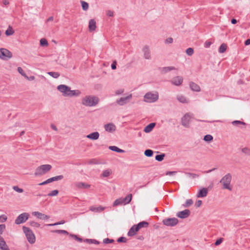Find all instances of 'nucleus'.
I'll list each match as a JSON object with an SVG mask.
<instances>
[{
	"label": "nucleus",
	"mask_w": 250,
	"mask_h": 250,
	"mask_svg": "<svg viewBox=\"0 0 250 250\" xmlns=\"http://www.w3.org/2000/svg\"><path fill=\"white\" fill-rule=\"evenodd\" d=\"M59 194V190L57 189H55L52 190L51 192L48 194V196H57Z\"/></svg>",
	"instance_id": "obj_44"
},
{
	"label": "nucleus",
	"mask_w": 250,
	"mask_h": 250,
	"mask_svg": "<svg viewBox=\"0 0 250 250\" xmlns=\"http://www.w3.org/2000/svg\"><path fill=\"white\" fill-rule=\"evenodd\" d=\"M110 174L111 172L110 171L108 170H105L103 172L102 175L104 177H107L110 175Z\"/></svg>",
	"instance_id": "obj_49"
},
{
	"label": "nucleus",
	"mask_w": 250,
	"mask_h": 250,
	"mask_svg": "<svg viewBox=\"0 0 250 250\" xmlns=\"http://www.w3.org/2000/svg\"><path fill=\"white\" fill-rule=\"evenodd\" d=\"M137 226V228L140 230L142 228H147L149 225V223L145 221H143L139 222L138 224L136 225Z\"/></svg>",
	"instance_id": "obj_26"
},
{
	"label": "nucleus",
	"mask_w": 250,
	"mask_h": 250,
	"mask_svg": "<svg viewBox=\"0 0 250 250\" xmlns=\"http://www.w3.org/2000/svg\"><path fill=\"white\" fill-rule=\"evenodd\" d=\"M175 69H176V68L174 66L164 67L162 68L161 72L162 73H166L168 71Z\"/></svg>",
	"instance_id": "obj_29"
},
{
	"label": "nucleus",
	"mask_w": 250,
	"mask_h": 250,
	"mask_svg": "<svg viewBox=\"0 0 250 250\" xmlns=\"http://www.w3.org/2000/svg\"><path fill=\"white\" fill-rule=\"evenodd\" d=\"M63 178V176L62 175L56 176L49 178V179H47L46 180H45V181H44L42 183H39L38 185L39 186L45 185H46L47 184L50 183L54 182V181L61 180Z\"/></svg>",
	"instance_id": "obj_11"
},
{
	"label": "nucleus",
	"mask_w": 250,
	"mask_h": 250,
	"mask_svg": "<svg viewBox=\"0 0 250 250\" xmlns=\"http://www.w3.org/2000/svg\"><path fill=\"white\" fill-rule=\"evenodd\" d=\"M48 74L54 78H58L60 76V73L57 72H49Z\"/></svg>",
	"instance_id": "obj_42"
},
{
	"label": "nucleus",
	"mask_w": 250,
	"mask_h": 250,
	"mask_svg": "<svg viewBox=\"0 0 250 250\" xmlns=\"http://www.w3.org/2000/svg\"><path fill=\"white\" fill-rule=\"evenodd\" d=\"M166 156V154L165 153H161L160 154H158L155 156V160L158 162H161L162 161L165 157Z\"/></svg>",
	"instance_id": "obj_33"
},
{
	"label": "nucleus",
	"mask_w": 250,
	"mask_h": 250,
	"mask_svg": "<svg viewBox=\"0 0 250 250\" xmlns=\"http://www.w3.org/2000/svg\"><path fill=\"white\" fill-rule=\"evenodd\" d=\"M202 204V201L201 200H198L196 202L195 206L196 208L200 207Z\"/></svg>",
	"instance_id": "obj_59"
},
{
	"label": "nucleus",
	"mask_w": 250,
	"mask_h": 250,
	"mask_svg": "<svg viewBox=\"0 0 250 250\" xmlns=\"http://www.w3.org/2000/svg\"><path fill=\"white\" fill-rule=\"evenodd\" d=\"M227 48V46L226 44L223 43L220 46L219 49H218V51L220 53H223L226 51Z\"/></svg>",
	"instance_id": "obj_31"
},
{
	"label": "nucleus",
	"mask_w": 250,
	"mask_h": 250,
	"mask_svg": "<svg viewBox=\"0 0 250 250\" xmlns=\"http://www.w3.org/2000/svg\"><path fill=\"white\" fill-rule=\"evenodd\" d=\"M57 89L62 93L63 96L69 97H78L81 92L79 90H71L70 87L66 85L60 84L57 86Z\"/></svg>",
	"instance_id": "obj_1"
},
{
	"label": "nucleus",
	"mask_w": 250,
	"mask_h": 250,
	"mask_svg": "<svg viewBox=\"0 0 250 250\" xmlns=\"http://www.w3.org/2000/svg\"><path fill=\"white\" fill-rule=\"evenodd\" d=\"M74 185L76 187L80 189H87L90 187V185L83 182H76Z\"/></svg>",
	"instance_id": "obj_19"
},
{
	"label": "nucleus",
	"mask_w": 250,
	"mask_h": 250,
	"mask_svg": "<svg viewBox=\"0 0 250 250\" xmlns=\"http://www.w3.org/2000/svg\"><path fill=\"white\" fill-rule=\"evenodd\" d=\"M88 28L90 31H94L96 28V22L94 19H91L89 21Z\"/></svg>",
	"instance_id": "obj_22"
},
{
	"label": "nucleus",
	"mask_w": 250,
	"mask_h": 250,
	"mask_svg": "<svg viewBox=\"0 0 250 250\" xmlns=\"http://www.w3.org/2000/svg\"><path fill=\"white\" fill-rule=\"evenodd\" d=\"M32 214L36 216L38 218L42 220H47L50 218V216L46 214H43L39 211H34L32 212Z\"/></svg>",
	"instance_id": "obj_16"
},
{
	"label": "nucleus",
	"mask_w": 250,
	"mask_h": 250,
	"mask_svg": "<svg viewBox=\"0 0 250 250\" xmlns=\"http://www.w3.org/2000/svg\"><path fill=\"white\" fill-rule=\"evenodd\" d=\"M189 86L191 89L194 91L199 92L201 90L200 86L197 84L192 82L189 83Z\"/></svg>",
	"instance_id": "obj_24"
},
{
	"label": "nucleus",
	"mask_w": 250,
	"mask_h": 250,
	"mask_svg": "<svg viewBox=\"0 0 250 250\" xmlns=\"http://www.w3.org/2000/svg\"><path fill=\"white\" fill-rule=\"evenodd\" d=\"M213 139V138L212 135L210 134H207L204 136V140L207 142H210L212 141Z\"/></svg>",
	"instance_id": "obj_37"
},
{
	"label": "nucleus",
	"mask_w": 250,
	"mask_h": 250,
	"mask_svg": "<svg viewBox=\"0 0 250 250\" xmlns=\"http://www.w3.org/2000/svg\"><path fill=\"white\" fill-rule=\"evenodd\" d=\"M139 230V229L137 228V226L136 225H134L129 229L127 233V235L128 236H133L135 235Z\"/></svg>",
	"instance_id": "obj_18"
},
{
	"label": "nucleus",
	"mask_w": 250,
	"mask_h": 250,
	"mask_svg": "<svg viewBox=\"0 0 250 250\" xmlns=\"http://www.w3.org/2000/svg\"><path fill=\"white\" fill-rule=\"evenodd\" d=\"M5 243L6 242L4 241L3 238L0 235V249H2V246H4Z\"/></svg>",
	"instance_id": "obj_53"
},
{
	"label": "nucleus",
	"mask_w": 250,
	"mask_h": 250,
	"mask_svg": "<svg viewBox=\"0 0 250 250\" xmlns=\"http://www.w3.org/2000/svg\"><path fill=\"white\" fill-rule=\"evenodd\" d=\"M231 179L232 176L230 173H228L222 177L220 181V183L223 185V189H227L229 191L232 190V188L230 186Z\"/></svg>",
	"instance_id": "obj_3"
},
{
	"label": "nucleus",
	"mask_w": 250,
	"mask_h": 250,
	"mask_svg": "<svg viewBox=\"0 0 250 250\" xmlns=\"http://www.w3.org/2000/svg\"><path fill=\"white\" fill-rule=\"evenodd\" d=\"M51 168L52 166L50 165L46 164L41 165L36 169L34 175L36 176H41L50 171Z\"/></svg>",
	"instance_id": "obj_4"
},
{
	"label": "nucleus",
	"mask_w": 250,
	"mask_h": 250,
	"mask_svg": "<svg viewBox=\"0 0 250 250\" xmlns=\"http://www.w3.org/2000/svg\"><path fill=\"white\" fill-rule=\"evenodd\" d=\"M81 3L83 10L86 11L88 9L89 4L87 2L81 0Z\"/></svg>",
	"instance_id": "obj_34"
},
{
	"label": "nucleus",
	"mask_w": 250,
	"mask_h": 250,
	"mask_svg": "<svg viewBox=\"0 0 250 250\" xmlns=\"http://www.w3.org/2000/svg\"><path fill=\"white\" fill-rule=\"evenodd\" d=\"M158 98L159 95L157 92L155 94L148 92L144 96V101L147 103H153L156 102Z\"/></svg>",
	"instance_id": "obj_6"
},
{
	"label": "nucleus",
	"mask_w": 250,
	"mask_h": 250,
	"mask_svg": "<svg viewBox=\"0 0 250 250\" xmlns=\"http://www.w3.org/2000/svg\"><path fill=\"white\" fill-rule=\"evenodd\" d=\"M232 124L234 125H245L246 123L241 121L235 120L232 122Z\"/></svg>",
	"instance_id": "obj_48"
},
{
	"label": "nucleus",
	"mask_w": 250,
	"mask_h": 250,
	"mask_svg": "<svg viewBox=\"0 0 250 250\" xmlns=\"http://www.w3.org/2000/svg\"><path fill=\"white\" fill-rule=\"evenodd\" d=\"M69 236L71 238H74L76 240L78 241L79 242H82L83 241V240L82 238L79 237L78 235L73 234H70Z\"/></svg>",
	"instance_id": "obj_41"
},
{
	"label": "nucleus",
	"mask_w": 250,
	"mask_h": 250,
	"mask_svg": "<svg viewBox=\"0 0 250 250\" xmlns=\"http://www.w3.org/2000/svg\"><path fill=\"white\" fill-rule=\"evenodd\" d=\"M114 242V240L112 239H109L108 238H106L104 239L103 243L105 244L113 243Z\"/></svg>",
	"instance_id": "obj_46"
},
{
	"label": "nucleus",
	"mask_w": 250,
	"mask_h": 250,
	"mask_svg": "<svg viewBox=\"0 0 250 250\" xmlns=\"http://www.w3.org/2000/svg\"><path fill=\"white\" fill-rule=\"evenodd\" d=\"M186 54L188 56H191L194 53V50L191 47H189L186 50Z\"/></svg>",
	"instance_id": "obj_43"
},
{
	"label": "nucleus",
	"mask_w": 250,
	"mask_h": 250,
	"mask_svg": "<svg viewBox=\"0 0 250 250\" xmlns=\"http://www.w3.org/2000/svg\"><path fill=\"white\" fill-rule=\"evenodd\" d=\"M186 174L189 177H191L193 179L197 178L199 176L198 174L190 172H186Z\"/></svg>",
	"instance_id": "obj_47"
},
{
	"label": "nucleus",
	"mask_w": 250,
	"mask_h": 250,
	"mask_svg": "<svg viewBox=\"0 0 250 250\" xmlns=\"http://www.w3.org/2000/svg\"><path fill=\"white\" fill-rule=\"evenodd\" d=\"M18 71L20 74H21L22 76L24 77L25 78H27V76L26 75V74L24 73L23 70L21 67H18Z\"/></svg>",
	"instance_id": "obj_45"
},
{
	"label": "nucleus",
	"mask_w": 250,
	"mask_h": 250,
	"mask_svg": "<svg viewBox=\"0 0 250 250\" xmlns=\"http://www.w3.org/2000/svg\"><path fill=\"white\" fill-rule=\"evenodd\" d=\"M192 204H193V200L191 199H187L186 200L185 204H184L183 205V206L185 208H187V207L190 206Z\"/></svg>",
	"instance_id": "obj_36"
},
{
	"label": "nucleus",
	"mask_w": 250,
	"mask_h": 250,
	"mask_svg": "<svg viewBox=\"0 0 250 250\" xmlns=\"http://www.w3.org/2000/svg\"><path fill=\"white\" fill-rule=\"evenodd\" d=\"M176 172H177L175 171H168L167 172L166 175H172L173 174H175Z\"/></svg>",
	"instance_id": "obj_63"
},
{
	"label": "nucleus",
	"mask_w": 250,
	"mask_h": 250,
	"mask_svg": "<svg viewBox=\"0 0 250 250\" xmlns=\"http://www.w3.org/2000/svg\"><path fill=\"white\" fill-rule=\"evenodd\" d=\"M29 214L27 212H23L20 214L16 219L15 223L19 225L25 222L28 219Z\"/></svg>",
	"instance_id": "obj_7"
},
{
	"label": "nucleus",
	"mask_w": 250,
	"mask_h": 250,
	"mask_svg": "<svg viewBox=\"0 0 250 250\" xmlns=\"http://www.w3.org/2000/svg\"><path fill=\"white\" fill-rule=\"evenodd\" d=\"M164 225L168 227H174L178 223V220L176 218H168L165 219L162 221Z\"/></svg>",
	"instance_id": "obj_8"
},
{
	"label": "nucleus",
	"mask_w": 250,
	"mask_h": 250,
	"mask_svg": "<svg viewBox=\"0 0 250 250\" xmlns=\"http://www.w3.org/2000/svg\"><path fill=\"white\" fill-rule=\"evenodd\" d=\"M7 217L5 215H1L0 216V220L2 219L1 222H4L7 220Z\"/></svg>",
	"instance_id": "obj_58"
},
{
	"label": "nucleus",
	"mask_w": 250,
	"mask_h": 250,
	"mask_svg": "<svg viewBox=\"0 0 250 250\" xmlns=\"http://www.w3.org/2000/svg\"><path fill=\"white\" fill-rule=\"evenodd\" d=\"M105 209V207H103L102 206H99L98 207H95L94 206H91L90 207V210L92 211L98 212H101L104 210Z\"/></svg>",
	"instance_id": "obj_25"
},
{
	"label": "nucleus",
	"mask_w": 250,
	"mask_h": 250,
	"mask_svg": "<svg viewBox=\"0 0 250 250\" xmlns=\"http://www.w3.org/2000/svg\"><path fill=\"white\" fill-rule=\"evenodd\" d=\"M29 225L32 226L35 228H39L40 227V224L37 222H35L34 221H31L29 222Z\"/></svg>",
	"instance_id": "obj_50"
},
{
	"label": "nucleus",
	"mask_w": 250,
	"mask_h": 250,
	"mask_svg": "<svg viewBox=\"0 0 250 250\" xmlns=\"http://www.w3.org/2000/svg\"><path fill=\"white\" fill-rule=\"evenodd\" d=\"M144 154L146 157H151L153 155V151L150 149H147L145 151Z\"/></svg>",
	"instance_id": "obj_35"
},
{
	"label": "nucleus",
	"mask_w": 250,
	"mask_h": 250,
	"mask_svg": "<svg viewBox=\"0 0 250 250\" xmlns=\"http://www.w3.org/2000/svg\"><path fill=\"white\" fill-rule=\"evenodd\" d=\"M22 229L28 241L31 244H34L35 242L36 238L32 230L25 226H23Z\"/></svg>",
	"instance_id": "obj_5"
},
{
	"label": "nucleus",
	"mask_w": 250,
	"mask_h": 250,
	"mask_svg": "<svg viewBox=\"0 0 250 250\" xmlns=\"http://www.w3.org/2000/svg\"><path fill=\"white\" fill-rule=\"evenodd\" d=\"M105 131L109 132H113L116 130V127L115 125L112 123L105 124L104 125Z\"/></svg>",
	"instance_id": "obj_15"
},
{
	"label": "nucleus",
	"mask_w": 250,
	"mask_h": 250,
	"mask_svg": "<svg viewBox=\"0 0 250 250\" xmlns=\"http://www.w3.org/2000/svg\"><path fill=\"white\" fill-rule=\"evenodd\" d=\"M132 94H129L126 97L120 98L119 99L117 100L116 103L120 105H123L126 104L128 101L132 98Z\"/></svg>",
	"instance_id": "obj_13"
},
{
	"label": "nucleus",
	"mask_w": 250,
	"mask_h": 250,
	"mask_svg": "<svg viewBox=\"0 0 250 250\" xmlns=\"http://www.w3.org/2000/svg\"><path fill=\"white\" fill-rule=\"evenodd\" d=\"M191 119V116L189 113H187L181 119L182 125L185 127H189V123Z\"/></svg>",
	"instance_id": "obj_9"
},
{
	"label": "nucleus",
	"mask_w": 250,
	"mask_h": 250,
	"mask_svg": "<svg viewBox=\"0 0 250 250\" xmlns=\"http://www.w3.org/2000/svg\"><path fill=\"white\" fill-rule=\"evenodd\" d=\"M99 98L95 96H86L82 100V104L86 106H94L99 103Z\"/></svg>",
	"instance_id": "obj_2"
},
{
	"label": "nucleus",
	"mask_w": 250,
	"mask_h": 250,
	"mask_svg": "<svg viewBox=\"0 0 250 250\" xmlns=\"http://www.w3.org/2000/svg\"><path fill=\"white\" fill-rule=\"evenodd\" d=\"M124 203L122 200V198H119L116 199L113 203V206H117L118 205H121L123 204Z\"/></svg>",
	"instance_id": "obj_40"
},
{
	"label": "nucleus",
	"mask_w": 250,
	"mask_h": 250,
	"mask_svg": "<svg viewBox=\"0 0 250 250\" xmlns=\"http://www.w3.org/2000/svg\"><path fill=\"white\" fill-rule=\"evenodd\" d=\"M223 238H219L217 239L214 243L215 245V246L219 245L223 242Z\"/></svg>",
	"instance_id": "obj_55"
},
{
	"label": "nucleus",
	"mask_w": 250,
	"mask_h": 250,
	"mask_svg": "<svg viewBox=\"0 0 250 250\" xmlns=\"http://www.w3.org/2000/svg\"><path fill=\"white\" fill-rule=\"evenodd\" d=\"M132 194H131V193L128 194L125 197L122 199L124 204L126 205V204H129L131 202V201L132 200Z\"/></svg>",
	"instance_id": "obj_27"
},
{
	"label": "nucleus",
	"mask_w": 250,
	"mask_h": 250,
	"mask_svg": "<svg viewBox=\"0 0 250 250\" xmlns=\"http://www.w3.org/2000/svg\"><path fill=\"white\" fill-rule=\"evenodd\" d=\"M183 81V77L181 76H176L172 79L171 80V83L177 86L180 85Z\"/></svg>",
	"instance_id": "obj_17"
},
{
	"label": "nucleus",
	"mask_w": 250,
	"mask_h": 250,
	"mask_svg": "<svg viewBox=\"0 0 250 250\" xmlns=\"http://www.w3.org/2000/svg\"><path fill=\"white\" fill-rule=\"evenodd\" d=\"M100 134L98 132H94L86 136V137L91 140H96L99 138Z\"/></svg>",
	"instance_id": "obj_21"
},
{
	"label": "nucleus",
	"mask_w": 250,
	"mask_h": 250,
	"mask_svg": "<svg viewBox=\"0 0 250 250\" xmlns=\"http://www.w3.org/2000/svg\"><path fill=\"white\" fill-rule=\"evenodd\" d=\"M40 45L41 46H47L48 45L47 40L45 38H42L40 41Z\"/></svg>",
	"instance_id": "obj_39"
},
{
	"label": "nucleus",
	"mask_w": 250,
	"mask_h": 250,
	"mask_svg": "<svg viewBox=\"0 0 250 250\" xmlns=\"http://www.w3.org/2000/svg\"><path fill=\"white\" fill-rule=\"evenodd\" d=\"M13 189L19 192V193H22L23 192V189L21 188H20L18 186H14L13 188Z\"/></svg>",
	"instance_id": "obj_54"
},
{
	"label": "nucleus",
	"mask_w": 250,
	"mask_h": 250,
	"mask_svg": "<svg viewBox=\"0 0 250 250\" xmlns=\"http://www.w3.org/2000/svg\"><path fill=\"white\" fill-rule=\"evenodd\" d=\"M242 152L248 155H250V149L247 147H244L242 148Z\"/></svg>",
	"instance_id": "obj_52"
},
{
	"label": "nucleus",
	"mask_w": 250,
	"mask_h": 250,
	"mask_svg": "<svg viewBox=\"0 0 250 250\" xmlns=\"http://www.w3.org/2000/svg\"><path fill=\"white\" fill-rule=\"evenodd\" d=\"M2 249H0L1 250H10L9 247L7 245L6 243L4 245V246H2Z\"/></svg>",
	"instance_id": "obj_64"
},
{
	"label": "nucleus",
	"mask_w": 250,
	"mask_h": 250,
	"mask_svg": "<svg viewBox=\"0 0 250 250\" xmlns=\"http://www.w3.org/2000/svg\"><path fill=\"white\" fill-rule=\"evenodd\" d=\"M109 149L112 151L118 152V153H124L125 151L123 149H120L116 146H109Z\"/></svg>",
	"instance_id": "obj_28"
},
{
	"label": "nucleus",
	"mask_w": 250,
	"mask_h": 250,
	"mask_svg": "<svg viewBox=\"0 0 250 250\" xmlns=\"http://www.w3.org/2000/svg\"><path fill=\"white\" fill-rule=\"evenodd\" d=\"M5 224H1L0 225V235L2 234L3 230L5 229Z\"/></svg>",
	"instance_id": "obj_56"
},
{
	"label": "nucleus",
	"mask_w": 250,
	"mask_h": 250,
	"mask_svg": "<svg viewBox=\"0 0 250 250\" xmlns=\"http://www.w3.org/2000/svg\"><path fill=\"white\" fill-rule=\"evenodd\" d=\"M173 42V39L171 37L167 38L166 40V42L167 43H171Z\"/></svg>",
	"instance_id": "obj_61"
},
{
	"label": "nucleus",
	"mask_w": 250,
	"mask_h": 250,
	"mask_svg": "<svg viewBox=\"0 0 250 250\" xmlns=\"http://www.w3.org/2000/svg\"><path fill=\"white\" fill-rule=\"evenodd\" d=\"M116 65H117L116 61H113L111 65L112 69H113V70L116 69Z\"/></svg>",
	"instance_id": "obj_60"
},
{
	"label": "nucleus",
	"mask_w": 250,
	"mask_h": 250,
	"mask_svg": "<svg viewBox=\"0 0 250 250\" xmlns=\"http://www.w3.org/2000/svg\"><path fill=\"white\" fill-rule=\"evenodd\" d=\"M212 44V42L207 41L204 43V47L205 48H208L210 46V45Z\"/></svg>",
	"instance_id": "obj_57"
},
{
	"label": "nucleus",
	"mask_w": 250,
	"mask_h": 250,
	"mask_svg": "<svg viewBox=\"0 0 250 250\" xmlns=\"http://www.w3.org/2000/svg\"><path fill=\"white\" fill-rule=\"evenodd\" d=\"M177 99L182 103H188V102L186 97L183 95L178 96Z\"/></svg>",
	"instance_id": "obj_30"
},
{
	"label": "nucleus",
	"mask_w": 250,
	"mask_h": 250,
	"mask_svg": "<svg viewBox=\"0 0 250 250\" xmlns=\"http://www.w3.org/2000/svg\"><path fill=\"white\" fill-rule=\"evenodd\" d=\"M91 244H94L96 245H98L100 244V242L95 240V239H91Z\"/></svg>",
	"instance_id": "obj_62"
},
{
	"label": "nucleus",
	"mask_w": 250,
	"mask_h": 250,
	"mask_svg": "<svg viewBox=\"0 0 250 250\" xmlns=\"http://www.w3.org/2000/svg\"><path fill=\"white\" fill-rule=\"evenodd\" d=\"M143 51L144 52V56L146 59H150V52L149 49V47L147 45H145L143 49Z\"/></svg>",
	"instance_id": "obj_20"
},
{
	"label": "nucleus",
	"mask_w": 250,
	"mask_h": 250,
	"mask_svg": "<svg viewBox=\"0 0 250 250\" xmlns=\"http://www.w3.org/2000/svg\"><path fill=\"white\" fill-rule=\"evenodd\" d=\"M12 57V53L8 49L5 48L0 49V58L5 60L6 58L10 59Z\"/></svg>",
	"instance_id": "obj_10"
},
{
	"label": "nucleus",
	"mask_w": 250,
	"mask_h": 250,
	"mask_svg": "<svg viewBox=\"0 0 250 250\" xmlns=\"http://www.w3.org/2000/svg\"><path fill=\"white\" fill-rule=\"evenodd\" d=\"M14 33V30L11 26H9L7 29L5 31V34L7 36L12 35Z\"/></svg>",
	"instance_id": "obj_32"
},
{
	"label": "nucleus",
	"mask_w": 250,
	"mask_h": 250,
	"mask_svg": "<svg viewBox=\"0 0 250 250\" xmlns=\"http://www.w3.org/2000/svg\"><path fill=\"white\" fill-rule=\"evenodd\" d=\"M156 123H151L147 125L144 129V131L146 133H149L151 132L153 128L155 126Z\"/></svg>",
	"instance_id": "obj_23"
},
{
	"label": "nucleus",
	"mask_w": 250,
	"mask_h": 250,
	"mask_svg": "<svg viewBox=\"0 0 250 250\" xmlns=\"http://www.w3.org/2000/svg\"><path fill=\"white\" fill-rule=\"evenodd\" d=\"M208 193V189L207 188H203L199 190L196 196L198 198H204L206 197Z\"/></svg>",
	"instance_id": "obj_14"
},
{
	"label": "nucleus",
	"mask_w": 250,
	"mask_h": 250,
	"mask_svg": "<svg viewBox=\"0 0 250 250\" xmlns=\"http://www.w3.org/2000/svg\"><path fill=\"white\" fill-rule=\"evenodd\" d=\"M190 214V211L188 209L179 211L177 213L176 216L181 219L188 218Z\"/></svg>",
	"instance_id": "obj_12"
},
{
	"label": "nucleus",
	"mask_w": 250,
	"mask_h": 250,
	"mask_svg": "<svg viewBox=\"0 0 250 250\" xmlns=\"http://www.w3.org/2000/svg\"><path fill=\"white\" fill-rule=\"evenodd\" d=\"M52 232L58 233V234H66L68 235L69 233L68 232L65 230H60V229H56L51 231Z\"/></svg>",
	"instance_id": "obj_38"
},
{
	"label": "nucleus",
	"mask_w": 250,
	"mask_h": 250,
	"mask_svg": "<svg viewBox=\"0 0 250 250\" xmlns=\"http://www.w3.org/2000/svg\"><path fill=\"white\" fill-rule=\"evenodd\" d=\"M127 241V239L124 236H121L118 238L117 242L118 243H125Z\"/></svg>",
	"instance_id": "obj_51"
}]
</instances>
